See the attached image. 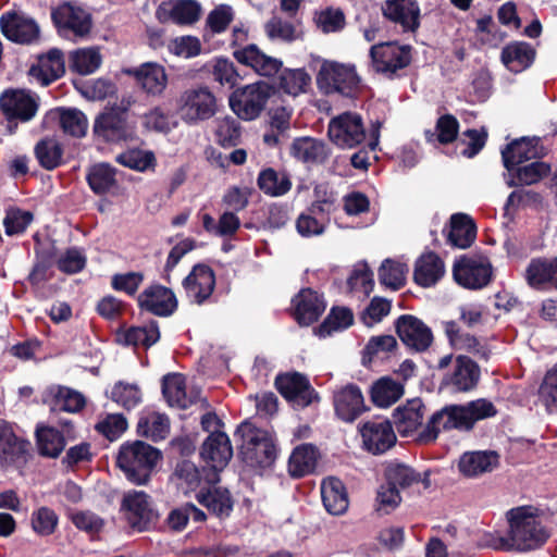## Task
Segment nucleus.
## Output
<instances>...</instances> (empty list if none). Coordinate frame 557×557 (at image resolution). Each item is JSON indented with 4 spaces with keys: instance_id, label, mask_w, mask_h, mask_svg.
I'll return each mask as SVG.
<instances>
[{
    "instance_id": "55",
    "label": "nucleus",
    "mask_w": 557,
    "mask_h": 557,
    "mask_svg": "<svg viewBox=\"0 0 557 557\" xmlns=\"http://www.w3.org/2000/svg\"><path fill=\"white\" fill-rule=\"evenodd\" d=\"M347 285L351 293H359L367 297L373 290V274L367 263H358L354 267L347 278Z\"/></svg>"
},
{
    "instance_id": "52",
    "label": "nucleus",
    "mask_w": 557,
    "mask_h": 557,
    "mask_svg": "<svg viewBox=\"0 0 557 557\" xmlns=\"http://www.w3.org/2000/svg\"><path fill=\"white\" fill-rule=\"evenodd\" d=\"M311 77L302 69L285 70L280 76V88L292 96L305 92L310 85Z\"/></svg>"
},
{
    "instance_id": "63",
    "label": "nucleus",
    "mask_w": 557,
    "mask_h": 557,
    "mask_svg": "<svg viewBox=\"0 0 557 557\" xmlns=\"http://www.w3.org/2000/svg\"><path fill=\"white\" fill-rule=\"evenodd\" d=\"M212 75L215 82L228 88L235 87L240 81L234 63L227 59H218L212 69Z\"/></svg>"
},
{
    "instance_id": "57",
    "label": "nucleus",
    "mask_w": 557,
    "mask_h": 557,
    "mask_svg": "<svg viewBox=\"0 0 557 557\" xmlns=\"http://www.w3.org/2000/svg\"><path fill=\"white\" fill-rule=\"evenodd\" d=\"M111 399L123 408L129 410L141 403V392L136 384L117 382L113 386Z\"/></svg>"
},
{
    "instance_id": "15",
    "label": "nucleus",
    "mask_w": 557,
    "mask_h": 557,
    "mask_svg": "<svg viewBox=\"0 0 557 557\" xmlns=\"http://www.w3.org/2000/svg\"><path fill=\"white\" fill-rule=\"evenodd\" d=\"M2 34L11 41L29 45L38 40L40 29L35 20L16 12H7L0 17Z\"/></svg>"
},
{
    "instance_id": "24",
    "label": "nucleus",
    "mask_w": 557,
    "mask_h": 557,
    "mask_svg": "<svg viewBox=\"0 0 557 557\" xmlns=\"http://www.w3.org/2000/svg\"><path fill=\"white\" fill-rule=\"evenodd\" d=\"M294 317L301 325L315 322L325 310V301L311 288L301 289L294 298Z\"/></svg>"
},
{
    "instance_id": "1",
    "label": "nucleus",
    "mask_w": 557,
    "mask_h": 557,
    "mask_svg": "<svg viewBox=\"0 0 557 557\" xmlns=\"http://www.w3.org/2000/svg\"><path fill=\"white\" fill-rule=\"evenodd\" d=\"M496 414V407L485 398H479L462 405H447L432 414L421 433V438L424 442H433L441 432L451 430L469 432L478 421Z\"/></svg>"
},
{
    "instance_id": "47",
    "label": "nucleus",
    "mask_w": 557,
    "mask_h": 557,
    "mask_svg": "<svg viewBox=\"0 0 557 557\" xmlns=\"http://www.w3.org/2000/svg\"><path fill=\"white\" fill-rule=\"evenodd\" d=\"M35 153L41 166L53 170L61 164L63 150L57 139L45 138L36 145Z\"/></svg>"
},
{
    "instance_id": "17",
    "label": "nucleus",
    "mask_w": 557,
    "mask_h": 557,
    "mask_svg": "<svg viewBox=\"0 0 557 557\" xmlns=\"http://www.w3.org/2000/svg\"><path fill=\"white\" fill-rule=\"evenodd\" d=\"M122 510L133 528L145 530L158 519V513L152 509L149 497L141 491H132L124 495Z\"/></svg>"
},
{
    "instance_id": "19",
    "label": "nucleus",
    "mask_w": 557,
    "mask_h": 557,
    "mask_svg": "<svg viewBox=\"0 0 557 557\" xmlns=\"http://www.w3.org/2000/svg\"><path fill=\"white\" fill-rule=\"evenodd\" d=\"M183 286L189 300L197 305H201L211 296L214 289V273L210 267L197 264L184 280Z\"/></svg>"
},
{
    "instance_id": "7",
    "label": "nucleus",
    "mask_w": 557,
    "mask_h": 557,
    "mask_svg": "<svg viewBox=\"0 0 557 557\" xmlns=\"http://www.w3.org/2000/svg\"><path fill=\"white\" fill-rule=\"evenodd\" d=\"M422 482L424 488L430 486L429 473L423 476L405 463L391 461L385 467V512L395 509L401 503L400 490Z\"/></svg>"
},
{
    "instance_id": "6",
    "label": "nucleus",
    "mask_w": 557,
    "mask_h": 557,
    "mask_svg": "<svg viewBox=\"0 0 557 557\" xmlns=\"http://www.w3.org/2000/svg\"><path fill=\"white\" fill-rule=\"evenodd\" d=\"M450 369L444 374L442 386L455 393H466L473 389L480 380V368L466 356H458L453 362V355H446L438 360L437 368Z\"/></svg>"
},
{
    "instance_id": "61",
    "label": "nucleus",
    "mask_w": 557,
    "mask_h": 557,
    "mask_svg": "<svg viewBox=\"0 0 557 557\" xmlns=\"http://www.w3.org/2000/svg\"><path fill=\"white\" fill-rule=\"evenodd\" d=\"M216 141L226 148L235 147L240 141L242 131L239 123L233 117L222 119L215 131Z\"/></svg>"
},
{
    "instance_id": "46",
    "label": "nucleus",
    "mask_w": 557,
    "mask_h": 557,
    "mask_svg": "<svg viewBox=\"0 0 557 557\" xmlns=\"http://www.w3.org/2000/svg\"><path fill=\"white\" fill-rule=\"evenodd\" d=\"M36 435L38 449L42 456L55 458L64 449V436L54 428L44 426L37 429Z\"/></svg>"
},
{
    "instance_id": "8",
    "label": "nucleus",
    "mask_w": 557,
    "mask_h": 557,
    "mask_svg": "<svg viewBox=\"0 0 557 557\" xmlns=\"http://www.w3.org/2000/svg\"><path fill=\"white\" fill-rule=\"evenodd\" d=\"M453 276L455 282L463 288L478 290L492 281L493 267L485 256H462L454 262Z\"/></svg>"
},
{
    "instance_id": "45",
    "label": "nucleus",
    "mask_w": 557,
    "mask_h": 557,
    "mask_svg": "<svg viewBox=\"0 0 557 557\" xmlns=\"http://www.w3.org/2000/svg\"><path fill=\"white\" fill-rule=\"evenodd\" d=\"M59 124L62 131L73 137H83L86 135L88 122L86 115L74 108H61L57 112Z\"/></svg>"
},
{
    "instance_id": "58",
    "label": "nucleus",
    "mask_w": 557,
    "mask_h": 557,
    "mask_svg": "<svg viewBox=\"0 0 557 557\" xmlns=\"http://www.w3.org/2000/svg\"><path fill=\"white\" fill-rule=\"evenodd\" d=\"M354 314L347 308H333L324 322L319 327L321 336L330 335L334 331H341L350 326Z\"/></svg>"
},
{
    "instance_id": "39",
    "label": "nucleus",
    "mask_w": 557,
    "mask_h": 557,
    "mask_svg": "<svg viewBox=\"0 0 557 557\" xmlns=\"http://www.w3.org/2000/svg\"><path fill=\"white\" fill-rule=\"evenodd\" d=\"M550 172V166L543 161H534L517 166L511 174L508 173V186L532 185L540 182Z\"/></svg>"
},
{
    "instance_id": "49",
    "label": "nucleus",
    "mask_w": 557,
    "mask_h": 557,
    "mask_svg": "<svg viewBox=\"0 0 557 557\" xmlns=\"http://www.w3.org/2000/svg\"><path fill=\"white\" fill-rule=\"evenodd\" d=\"M445 333L450 345L455 349L466 350L474 354L479 352L481 347L479 341L473 335L462 331L457 322H446Z\"/></svg>"
},
{
    "instance_id": "9",
    "label": "nucleus",
    "mask_w": 557,
    "mask_h": 557,
    "mask_svg": "<svg viewBox=\"0 0 557 557\" xmlns=\"http://www.w3.org/2000/svg\"><path fill=\"white\" fill-rule=\"evenodd\" d=\"M271 92V86L264 82L247 85L231 95L230 107L239 119L252 121L265 108Z\"/></svg>"
},
{
    "instance_id": "26",
    "label": "nucleus",
    "mask_w": 557,
    "mask_h": 557,
    "mask_svg": "<svg viewBox=\"0 0 557 557\" xmlns=\"http://www.w3.org/2000/svg\"><path fill=\"white\" fill-rule=\"evenodd\" d=\"M140 308L160 317L173 313L177 302L173 292L161 285H152L138 296Z\"/></svg>"
},
{
    "instance_id": "62",
    "label": "nucleus",
    "mask_w": 557,
    "mask_h": 557,
    "mask_svg": "<svg viewBox=\"0 0 557 557\" xmlns=\"http://www.w3.org/2000/svg\"><path fill=\"white\" fill-rule=\"evenodd\" d=\"M363 447L372 453L379 455L382 453L381 445L383 444V423L367 421L360 428Z\"/></svg>"
},
{
    "instance_id": "33",
    "label": "nucleus",
    "mask_w": 557,
    "mask_h": 557,
    "mask_svg": "<svg viewBox=\"0 0 557 557\" xmlns=\"http://www.w3.org/2000/svg\"><path fill=\"white\" fill-rule=\"evenodd\" d=\"M94 133L106 141H120L126 138V120L115 109H110L100 114L94 124Z\"/></svg>"
},
{
    "instance_id": "29",
    "label": "nucleus",
    "mask_w": 557,
    "mask_h": 557,
    "mask_svg": "<svg viewBox=\"0 0 557 557\" xmlns=\"http://www.w3.org/2000/svg\"><path fill=\"white\" fill-rule=\"evenodd\" d=\"M235 59L247 66H250L261 76H273L281 70V60L267 55L256 45H249L234 52Z\"/></svg>"
},
{
    "instance_id": "30",
    "label": "nucleus",
    "mask_w": 557,
    "mask_h": 557,
    "mask_svg": "<svg viewBox=\"0 0 557 557\" xmlns=\"http://www.w3.org/2000/svg\"><path fill=\"white\" fill-rule=\"evenodd\" d=\"M540 152L541 149L537 138L523 137L516 139L502 150L504 166L507 172L511 174L517 166L529 160L539 158Z\"/></svg>"
},
{
    "instance_id": "22",
    "label": "nucleus",
    "mask_w": 557,
    "mask_h": 557,
    "mask_svg": "<svg viewBox=\"0 0 557 557\" xmlns=\"http://www.w3.org/2000/svg\"><path fill=\"white\" fill-rule=\"evenodd\" d=\"M499 458L495 450L466 451L459 458L458 469L467 478H478L494 471L499 466Z\"/></svg>"
},
{
    "instance_id": "60",
    "label": "nucleus",
    "mask_w": 557,
    "mask_h": 557,
    "mask_svg": "<svg viewBox=\"0 0 557 557\" xmlns=\"http://www.w3.org/2000/svg\"><path fill=\"white\" fill-rule=\"evenodd\" d=\"M409 268L403 259H385V287L397 290L405 286Z\"/></svg>"
},
{
    "instance_id": "54",
    "label": "nucleus",
    "mask_w": 557,
    "mask_h": 557,
    "mask_svg": "<svg viewBox=\"0 0 557 557\" xmlns=\"http://www.w3.org/2000/svg\"><path fill=\"white\" fill-rule=\"evenodd\" d=\"M114 170L104 163L91 168L87 181L94 193L106 194L115 185Z\"/></svg>"
},
{
    "instance_id": "11",
    "label": "nucleus",
    "mask_w": 557,
    "mask_h": 557,
    "mask_svg": "<svg viewBox=\"0 0 557 557\" xmlns=\"http://www.w3.org/2000/svg\"><path fill=\"white\" fill-rule=\"evenodd\" d=\"M52 20L59 32L67 37H86L92 27L91 14L72 2H66L55 8L51 13Z\"/></svg>"
},
{
    "instance_id": "28",
    "label": "nucleus",
    "mask_w": 557,
    "mask_h": 557,
    "mask_svg": "<svg viewBox=\"0 0 557 557\" xmlns=\"http://www.w3.org/2000/svg\"><path fill=\"white\" fill-rule=\"evenodd\" d=\"M446 269L442 258L433 251L422 253L416 261L413 280L424 288L435 286L445 275Z\"/></svg>"
},
{
    "instance_id": "44",
    "label": "nucleus",
    "mask_w": 557,
    "mask_h": 557,
    "mask_svg": "<svg viewBox=\"0 0 557 557\" xmlns=\"http://www.w3.org/2000/svg\"><path fill=\"white\" fill-rule=\"evenodd\" d=\"M258 186L264 194L278 197L290 190L292 182L286 173H277L273 169H265L258 176Z\"/></svg>"
},
{
    "instance_id": "31",
    "label": "nucleus",
    "mask_w": 557,
    "mask_h": 557,
    "mask_svg": "<svg viewBox=\"0 0 557 557\" xmlns=\"http://www.w3.org/2000/svg\"><path fill=\"white\" fill-rule=\"evenodd\" d=\"M200 14L201 7L195 0L163 2L157 10L160 21L170 18L177 24H193L199 20Z\"/></svg>"
},
{
    "instance_id": "37",
    "label": "nucleus",
    "mask_w": 557,
    "mask_h": 557,
    "mask_svg": "<svg viewBox=\"0 0 557 557\" xmlns=\"http://www.w3.org/2000/svg\"><path fill=\"white\" fill-rule=\"evenodd\" d=\"M535 51L527 42H512L502 51V61L505 66L515 73H520L529 67L534 60Z\"/></svg>"
},
{
    "instance_id": "14",
    "label": "nucleus",
    "mask_w": 557,
    "mask_h": 557,
    "mask_svg": "<svg viewBox=\"0 0 557 557\" xmlns=\"http://www.w3.org/2000/svg\"><path fill=\"white\" fill-rule=\"evenodd\" d=\"M275 386L295 408H305L318 399L308 379L298 372L277 375Z\"/></svg>"
},
{
    "instance_id": "56",
    "label": "nucleus",
    "mask_w": 557,
    "mask_h": 557,
    "mask_svg": "<svg viewBox=\"0 0 557 557\" xmlns=\"http://www.w3.org/2000/svg\"><path fill=\"white\" fill-rule=\"evenodd\" d=\"M138 431L152 441L164 440L170 431L169 418L161 413H151L139 421Z\"/></svg>"
},
{
    "instance_id": "12",
    "label": "nucleus",
    "mask_w": 557,
    "mask_h": 557,
    "mask_svg": "<svg viewBox=\"0 0 557 557\" xmlns=\"http://www.w3.org/2000/svg\"><path fill=\"white\" fill-rule=\"evenodd\" d=\"M422 403L418 398L408 400L405 406L394 410L391 421L385 420V449L395 445V431L407 436L417 430L422 422Z\"/></svg>"
},
{
    "instance_id": "43",
    "label": "nucleus",
    "mask_w": 557,
    "mask_h": 557,
    "mask_svg": "<svg viewBox=\"0 0 557 557\" xmlns=\"http://www.w3.org/2000/svg\"><path fill=\"white\" fill-rule=\"evenodd\" d=\"M102 58L95 47L81 48L71 52L70 67L81 75H89L101 65Z\"/></svg>"
},
{
    "instance_id": "32",
    "label": "nucleus",
    "mask_w": 557,
    "mask_h": 557,
    "mask_svg": "<svg viewBox=\"0 0 557 557\" xmlns=\"http://www.w3.org/2000/svg\"><path fill=\"white\" fill-rule=\"evenodd\" d=\"M330 152L324 141L312 137L296 138L290 146V154L306 164L324 163Z\"/></svg>"
},
{
    "instance_id": "48",
    "label": "nucleus",
    "mask_w": 557,
    "mask_h": 557,
    "mask_svg": "<svg viewBox=\"0 0 557 557\" xmlns=\"http://www.w3.org/2000/svg\"><path fill=\"white\" fill-rule=\"evenodd\" d=\"M235 437L242 441L240 451L244 457L251 453L261 442H265L270 438L269 434L256 428L252 423L245 421L243 422L234 433Z\"/></svg>"
},
{
    "instance_id": "10",
    "label": "nucleus",
    "mask_w": 557,
    "mask_h": 557,
    "mask_svg": "<svg viewBox=\"0 0 557 557\" xmlns=\"http://www.w3.org/2000/svg\"><path fill=\"white\" fill-rule=\"evenodd\" d=\"M327 135L337 147L351 149L364 140L366 129L359 114L344 112L330 121Z\"/></svg>"
},
{
    "instance_id": "36",
    "label": "nucleus",
    "mask_w": 557,
    "mask_h": 557,
    "mask_svg": "<svg viewBox=\"0 0 557 557\" xmlns=\"http://www.w3.org/2000/svg\"><path fill=\"white\" fill-rule=\"evenodd\" d=\"M476 228L472 219L463 213L453 214L450 230L447 235L448 243L457 248H468L474 240Z\"/></svg>"
},
{
    "instance_id": "13",
    "label": "nucleus",
    "mask_w": 557,
    "mask_h": 557,
    "mask_svg": "<svg viewBox=\"0 0 557 557\" xmlns=\"http://www.w3.org/2000/svg\"><path fill=\"white\" fill-rule=\"evenodd\" d=\"M0 109L10 123L28 122L38 111V98L24 89L7 90L0 96Z\"/></svg>"
},
{
    "instance_id": "41",
    "label": "nucleus",
    "mask_w": 557,
    "mask_h": 557,
    "mask_svg": "<svg viewBox=\"0 0 557 557\" xmlns=\"http://www.w3.org/2000/svg\"><path fill=\"white\" fill-rule=\"evenodd\" d=\"M411 62V47L385 42V77L394 78L401 74Z\"/></svg>"
},
{
    "instance_id": "3",
    "label": "nucleus",
    "mask_w": 557,
    "mask_h": 557,
    "mask_svg": "<svg viewBox=\"0 0 557 557\" xmlns=\"http://www.w3.org/2000/svg\"><path fill=\"white\" fill-rule=\"evenodd\" d=\"M160 458V451L151 445L136 441L124 444L117 455V466L127 480L143 485L146 484L152 468Z\"/></svg>"
},
{
    "instance_id": "40",
    "label": "nucleus",
    "mask_w": 557,
    "mask_h": 557,
    "mask_svg": "<svg viewBox=\"0 0 557 557\" xmlns=\"http://www.w3.org/2000/svg\"><path fill=\"white\" fill-rule=\"evenodd\" d=\"M50 409L53 412H78L85 406L84 396L71 388L58 386L51 389Z\"/></svg>"
},
{
    "instance_id": "64",
    "label": "nucleus",
    "mask_w": 557,
    "mask_h": 557,
    "mask_svg": "<svg viewBox=\"0 0 557 557\" xmlns=\"http://www.w3.org/2000/svg\"><path fill=\"white\" fill-rule=\"evenodd\" d=\"M86 265V257L78 248H69L58 259V268L67 274L81 272Z\"/></svg>"
},
{
    "instance_id": "51",
    "label": "nucleus",
    "mask_w": 557,
    "mask_h": 557,
    "mask_svg": "<svg viewBox=\"0 0 557 557\" xmlns=\"http://www.w3.org/2000/svg\"><path fill=\"white\" fill-rule=\"evenodd\" d=\"M116 162L123 166L129 168L138 172H145L153 169L156 158L153 152L140 149H132L116 156Z\"/></svg>"
},
{
    "instance_id": "5",
    "label": "nucleus",
    "mask_w": 557,
    "mask_h": 557,
    "mask_svg": "<svg viewBox=\"0 0 557 557\" xmlns=\"http://www.w3.org/2000/svg\"><path fill=\"white\" fill-rule=\"evenodd\" d=\"M178 112L186 124L197 125L216 114L218 99L210 87L196 85L180 95Z\"/></svg>"
},
{
    "instance_id": "2",
    "label": "nucleus",
    "mask_w": 557,
    "mask_h": 557,
    "mask_svg": "<svg viewBox=\"0 0 557 557\" xmlns=\"http://www.w3.org/2000/svg\"><path fill=\"white\" fill-rule=\"evenodd\" d=\"M509 537L487 534L484 545L498 550L517 549L521 552L540 547L547 539V533L539 521V509L521 506L507 512Z\"/></svg>"
},
{
    "instance_id": "42",
    "label": "nucleus",
    "mask_w": 557,
    "mask_h": 557,
    "mask_svg": "<svg viewBox=\"0 0 557 557\" xmlns=\"http://www.w3.org/2000/svg\"><path fill=\"white\" fill-rule=\"evenodd\" d=\"M197 500L218 516H228L233 508L230 492L222 487H213L206 493H199Z\"/></svg>"
},
{
    "instance_id": "4",
    "label": "nucleus",
    "mask_w": 557,
    "mask_h": 557,
    "mask_svg": "<svg viewBox=\"0 0 557 557\" xmlns=\"http://www.w3.org/2000/svg\"><path fill=\"white\" fill-rule=\"evenodd\" d=\"M317 85L325 95L354 97L360 87V77L352 64L324 61L317 75Z\"/></svg>"
},
{
    "instance_id": "53",
    "label": "nucleus",
    "mask_w": 557,
    "mask_h": 557,
    "mask_svg": "<svg viewBox=\"0 0 557 557\" xmlns=\"http://www.w3.org/2000/svg\"><path fill=\"white\" fill-rule=\"evenodd\" d=\"M314 201L310 207L312 214H330L337 208V195L326 184H317L313 189Z\"/></svg>"
},
{
    "instance_id": "16",
    "label": "nucleus",
    "mask_w": 557,
    "mask_h": 557,
    "mask_svg": "<svg viewBox=\"0 0 557 557\" xmlns=\"http://www.w3.org/2000/svg\"><path fill=\"white\" fill-rule=\"evenodd\" d=\"M395 326L401 342L416 351L426 350L433 342L431 329L416 317L401 315Z\"/></svg>"
},
{
    "instance_id": "20",
    "label": "nucleus",
    "mask_w": 557,
    "mask_h": 557,
    "mask_svg": "<svg viewBox=\"0 0 557 557\" xmlns=\"http://www.w3.org/2000/svg\"><path fill=\"white\" fill-rule=\"evenodd\" d=\"M162 393L170 406L181 409H186L197 401L205 403L199 389H191L189 394L187 393L185 376L180 373L168 374L163 377Z\"/></svg>"
},
{
    "instance_id": "38",
    "label": "nucleus",
    "mask_w": 557,
    "mask_h": 557,
    "mask_svg": "<svg viewBox=\"0 0 557 557\" xmlns=\"http://www.w3.org/2000/svg\"><path fill=\"white\" fill-rule=\"evenodd\" d=\"M318 453L311 444L297 446L288 461V470L292 476L301 478L311 473L317 465Z\"/></svg>"
},
{
    "instance_id": "34",
    "label": "nucleus",
    "mask_w": 557,
    "mask_h": 557,
    "mask_svg": "<svg viewBox=\"0 0 557 557\" xmlns=\"http://www.w3.org/2000/svg\"><path fill=\"white\" fill-rule=\"evenodd\" d=\"M137 83L149 95H161L168 85V76L162 65L158 63H144L132 71Z\"/></svg>"
},
{
    "instance_id": "23",
    "label": "nucleus",
    "mask_w": 557,
    "mask_h": 557,
    "mask_svg": "<svg viewBox=\"0 0 557 557\" xmlns=\"http://www.w3.org/2000/svg\"><path fill=\"white\" fill-rule=\"evenodd\" d=\"M528 284L539 290L557 289V258H534L525 270Z\"/></svg>"
},
{
    "instance_id": "18",
    "label": "nucleus",
    "mask_w": 557,
    "mask_h": 557,
    "mask_svg": "<svg viewBox=\"0 0 557 557\" xmlns=\"http://www.w3.org/2000/svg\"><path fill=\"white\" fill-rule=\"evenodd\" d=\"M334 408L336 416L344 422H354L367 410L361 389L348 384L334 393Z\"/></svg>"
},
{
    "instance_id": "27",
    "label": "nucleus",
    "mask_w": 557,
    "mask_h": 557,
    "mask_svg": "<svg viewBox=\"0 0 557 557\" xmlns=\"http://www.w3.org/2000/svg\"><path fill=\"white\" fill-rule=\"evenodd\" d=\"M421 10L417 0H385V17L399 24L404 32L420 26Z\"/></svg>"
},
{
    "instance_id": "50",
    "label": "nucleus",
    "mask_w": 557,
    "mask_h": 557,
    "mask_svg": "<svg viewBox=\"0 0 557 557\" xmlns=\"http://www.w3.org/2000/svg\"><path fill=\"white\" fill-rule=\"evenodd\" d=\"M159 338L160 333L156 322H150L144 326L131 327L123 335V341L126 345H141L147 348L156 344Z\"/></svg>"
},
{
    "instance_id": "35",
    "label": "nucleus",
    "mask_w": 557,
    "mask_h": 557,
    "mask_svg": "<svg viewBox=\"0 0 557 557\" xmlns=\"http://www.w3.org/2000/svg\"><path fill=\"white\" fill-rule=\"evenodd\" d=\"M322 502L329 513L339 516L348 508V495L343 482L337 478H326L321 483Z\"/></svg>"
},
{
    "instance_id": "59",
    "label": "nucleus",
    "mask_w": 557,
    "mask_h": 557,
    "mask_svg": "<svg viewBox=\"0 0 557 557\" xmlns=\"http://www.w3.org/2000/svg\"><path fill=\"white\" fill-rule=\"evenodd\" d=\"M29 443L12 434V438H8L1 447L4 453H0V462L2 465H14L20 461H25V456L28 450Z\"/></svg>"
},
{
    "instance_id": "25",
    "label": "nucleus",
    "mask_w": 557,
    "mask_h": 557,
    "mask_svg": "<svg viewBox=\"0 0 557 557\" xmlns=\"http://www.w3.org/2000/svg\"><path fill=\"white\" fill-rule=\"evenodd\" d=\"M232 456L231 441L224 432H212L202 444L201 457L214 470L224 469Z\"/></svg>"
},
{
    "instance_id": "21",
    "label": "nucleus",
    "mask_w": 557,
    "mask_h": 557,
    "mask_svg": "<svg viewBox=\"0 0 557 557\" xmlns=\"http://www.w3.org/2000/svg\"><path fill=\"white\" fill-rule=\"evenodd\" d=\"M65 73L63 52L60 49H50L47 53L37 59L28 71L29 76L35 78L42 86H47L60 78Z\"/></svg>"
}]
</instances>
